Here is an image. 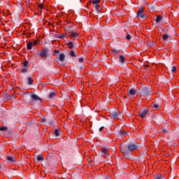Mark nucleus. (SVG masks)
Here are the masks:
<instances>
[{
	"instance_id": "1",
	"label": "nucleus",
	"mask_w": 179,
	"mask_h": 179,
	"mask_svg": "<svg viewBox=\"0 0 179 179\" xmlns=\"http://www.w3.org/2000/svg\"><path fill=\"white\" fill-rule=\"evenodd\" d=\"M150 93H152V89L150 87H145L142 88L141 90V94L143 97H146V96H149V94H150Z\"/></svg>"
},
{
	"instance_id": "2",
	"label": "nucleus",
	"mask_w": 179,
	"mask_h": 179,
	"mask_svg": "<svg viewBox=\"0 0 179 179\" xmlns=\"http://www.w3.org/2000/svg\"><path fill=\"white\" fill-rule=\"evenodd\" d=\"M121 152L124 155L126 159H129V157H131V152L127 146L122 147L121 148Z\"/></svg>"
},
{
	"instance_id": "3",
	"label": "nucleus",
	"mask_w": 179,
	"mask_h": 179,
	"mask_svg": "<svg viewBox=\"0 0 179 179\" xmlns=\"http://www.w3.org/2000/svg\"><path fill=\"white\" fill-rule=\"evenodd\" d=\"M49 51H50V49H48V48H43V50H42V51H41L40 52H39V57H41V58H44V57H45V58H47V57H48V52H49Z\"/></svg>"
},
{
	"instance_id": "4",
	"label": "nucleus",
	"mask_w": 179,
	"mask_h": 179,
	"mask_svg": "<svg viewBox=\"0 0 179 179\" xmlns=\"http://www.w3.org/2000/svg\"><path fill=\"white\" fill-rule=\"evenodd\" d=\"M101 153L103 157H108V156H110V154H108V148L106 147L101 148Z\"/></svg>"
},
{
	"instance_id": "5",
	"label": "nucleus",
	"mask_w": 179,
	"mask_h": 179,
	"mask_svg": "<svg viewBox=\"0 0 179 179\" xmlns=\"http://www.w3.org/2000/svg\"><path fill=\"white\" fill-rule=\"evenodd\" d=\"M143 8H140L137 12L138 17H141V19H146V15L143 14Z\"/></svg>"
},
{
	"instance_id": "6",
	"label": "nucleus",
	"mask_w": 179,
	"mask_h": 179,
	"mask_svg": "<svg viewBox=\"0 0 179 179\" xmlns=\"http://www.w3.org/2000/svg\"><path fill=\"white\" fill-rule=\"evenodd\" d=\"M148 113H149V110L148 109H143L138 112V115L141 118H145L146 115H148Z\"/></svg>"
},
{
	"instance_id": "7",
	"label": "nucleus",
	"mask_w": 179,
	"mask_h": 179,
	"mask_svg": "<svg viewBox=\"0 0 179 179\" xmlns=\"http://www.w3.org/2000/svg\"><path fill=\"white\" fill-rule=\"evenodd\" d=\"M127 148L131 153L133 150H136V149H138V145L135 143H129L128 144Z\"/></svg>"
},
{
	"instance_id": "8",
	"label": "nucleus",
	"mask_w": 179,
	"mask_h": 179,
	"mask_svg": "<svg viewBox=\"0 0 179 179\" xmlns=\"http://www.w3.org/2000/svg\"><path fill=\"white\" fill-rule=\"evenodd\" d=\"M32 100L35 101H40V103H41V101H43V99H41V98H39L37 94H32L31 96Z\"/></svg>"
},
{
	"instance_id": "9",
	"label": "nucleus",
	"mask_w": 179,
	"mask_h": 179,
	"mask_svg": "<svg viewBox=\"0 0 179 179\" xmlns=\"http://www.w3.org/2000/svg\"><path fill=\"white\" fill-rule=\"evenodd\" d=\"M119 115H120V112L118 110H115V112L111 113L110 116H111V118H113V120H115L118 118Z\"/></svg>"
},
{
	"instance_id": "10",
	"label": "nucleus",
	"mask_w": 179,
	"mask_h": 179,
	"mask_svg": "<svg viewBox=\"0 0 179 179\" xmlns=\"http://www.w3.org/2000/svg\"><path fill=\"white\" fill-rule=\"evenodd\" d=\"M154 20H155L156 23H160V22H162V20H163V17H162L160 15H155L154 17Z\"/></svg>"
},
{
	"instance_id": "11",
	"label": "nucleus",
	"mask_w": 179,
	"mask_h": 179,
	"mask_svg": "<svg viewBox=\"0 0 179 179\" xmlns=\"http://www.w3.org/2000/svg\"><path fill=\"white\" fill-rule=\"evenodd\" d=\"M128 94L129 96H136V90H135L134 89H130L129 91H128Z\"/></svg>"
},
{
	"instance_id": "12",
	"label": "nucleus",
	"mask_w": 179,
	"mask_h": 179,
	"mask_svg": "<svg viewBox=\"0 0 179 179\" xmlns=\"http://www.w3.org/2000/svg\"><path fill=\"white\" fill-rule=\"evenodd\" d=\"M74 37H79V34L73 31H71V35L69 36V38H73Z\"/></svg>"
},
{
	"instance_id": "13",
	"label": "nucleus",
	"mask_w": 179,
	"mask_h": 179,
	"mask_svg": "<svg viewBox=\"0 0 179 179\" xmlns=\"http://www.w3.org/2000/svg\"><path fill=\"white\" fill-rule=\"evenodd\" d=\"M59 60L60 61V62H64L65 61V54L61 53L59 55Z\"/></svg>"
},
{
	"instance_id": "14",
	"label": "nucleus",
	"mask_w": 179,
	"mask_h": 179,
	"mask_svg": "<svg viewBox=\"0 0 179 179\" xmlns=\"http://www.w3.org/2000/svg\"><path fill=\"white\" fill-rule=\"evenodd\" d=\"M7 160L10 162V163H15V162H16V158L15 157H7Z\"/></svg>"
},
{
	"instance_id": "15",
	"label": "nucleus",
	"mask_w": 179,
	"mask_h": 179,
	"mask_svg": "<svg viewBox=\"0 0 179 179\" xmlns=\"http://www.w3.org/2000/svg\"><path fill=\"white\" fill-rule=\"evenodd\" d=\"M36 160L38 162H44V157H43V155H38V156H36Z\"/></svg>"
},
{
	"instance_id": "16",
	"label": "nucleus",
	"mask_w": 179,
	"mask_h": 179,
	"mask_svg": "<svg viewBox=\"0 0 179 179\" xmlns=\"http://www.w3.org/2000/svg\"><path fill=\"white\" fill-rule=\"evenodd\" d=\"M119 59H120V62H122V64H124V62H127V59H125V57H124V55H120L119 57Z\"/></svg>"
},
{
	"instance_id": "17",
	"label": "nucleus",
	"mask_w": 179,
	"mask_h": 179,
	"mask_svg": "<svg viewBox=\"0 0 179 179\" xmlns=\"http://www.w3.org/2000/svg\"><path fill=\"white\" fill-rule=\"evenodd\" d=\"M31 48H33V42H29L27 44V50H31Z\"/></svg>"
},
{
	"instance_id": "18",
	"label": "nucleus",
	"mask_w": 179,
	"mask_h": 179,
	"mask_svg": "<svg viewBox=\"0 0 179 179\" xmlns=\"http://www.w3.org/2000/svg\"><path fill=\"white\" fill-rule=\"evenodd\" d=\"M23 66H24V68H29V61L26 60L23 62L22 64Z\"/></svg>"
},
{
	"instance_id": "19",
	"label": "nucleus",
	"mask_w": 179,
	"mask_h": 179,
	"mask_svg": "<svg viewBox=\"0 0 179 179\" xmlns=\"http://www.w3.org/2000/svg\"><path fill=\"white\" fill-rule=\"evenodd\" d=\"M151 107L154 110H157V108H159V106L157 103H154L151 104Z\"/></svg>"
},
{
	"instance_id": "20",
	"label": "nucleus",
	"mask_w": 179,
	"mask_h": 179,
	"mask_svg": "<svg viewBox=\"0 0 179 179\" xmlns=\"http://www.w3.org/2000/svg\"><path fill=\"white\" fill-rule=\"evenodd\" d=\"M154 179H163V176L161 173H157Z\"/></svg>"
},
{
	"instance_id": "21",
	"label": "nucleus",
	"mask_w": 179,
	"mask_h": 179,
	"mask_svg": "<svg viewBox=\"0 0 179 179\" xmlns=\"http://www.w3.org/2000/svg\"><path fill=\"white\" fill-rule=\"evenodd\" d=\"M57 96V94L55 92H52L49 94V98L50 99H54Z\"/></svg>"
},
{
	"instance_id": "22",
	"label": "nucleus",
	"mask_w": 179,
	"mask_h": 179,
	"mask_svg": "<svg viewBox=\"0 0 179 179\" xmlns=\"http://www.w3.org/2000/svg\"><path fill=\"white\" fill-rule=\"evenodd\" d=\"M33 78H31V77H29L28 78V85H33Z\"/></svg>"
},
{
	"instance_id": "23",
	"label": "nucleus",
	"mask_w": 179,
	"mask_h": 179,
	"mask_svg": "<svg viewBox=\"0 0 179 179\" xmlns=\"http://www.w3.org/2000/svg\"><path fill=\"white\" fill-rule=\"evenodd\" d=\"M67 45L69 46V48H71V49H72L74 47L73 43L72 42L67 43Z\"/></svg>"
},
{
	"instance_id": "24",
	"label": "nucleus",
	"mask_w": 179,
	"mask_h": 179,
	"mask_svg": "<svg viewBox=\"0 0 179 179\" xmlns=\"http://www.w3.org/2000/svg\"><path fill=\"white\" fill-rule=\"evenodd\" d=\"M112 52H113V55H117V54L120 53V51L117 49L112 50Z\"/></svg>"
},
{
	"instance_id": "25",
	"label": "nucleus",
	"mask_w": 179,
	"mask_h": 179,
	"mask_svg": "<svg viewBox=\"0 0 179 179\" xmlns=\"http://www.w3.org/2000/svg\"><path fill=\"white\" fill-rule=\"evenodd\" d=\"M95 9H96V11H98L99 13H100V12H101V10H100V5H99V4H95Z\"/></svg>"
},
{
	"instance_id": "26",
	"label": "nucleus",
	"mask_w": 179,
	"mask_h": 179,
	"mask_svg": "<svg viewBox=\"0 0 179 179\" xmlns=\"http://www.w3.org/2000/svg\"><path fill=\"white\" fill-rule=\"evenodd\" d=\"M148 47H153V45H155V42H153V41H149V42H148Z\"/></svg>"
},
{
	"instance_id": "27",
	"label": "nucleus",
	"mask_w": 179,
	"mask_h": 179,
	"mask_svg": "<svg viewBox=\"0 0 179 179\" xmlns=\"http://www.w3.org/2000/svg\"><path fill=\"white\" fill-rule=\"evenodd\" d=\"M100 2H101V0H93L92 3H94V5H99Z\"/></svg>"
},
{
	"instance_id": "28",
	"label": "nucleus",
	"mask_w": 179,
	"mask_h": 179,
	"mask_svg": "<svg viewBox=\"0 0 179 179\" xmlns=\"http://www.w3.org/2000/svg\"><path fill=\"white\" fill-rule=\"evenodd\" d=\"M169 38V35L168 34H164L162 37V40L164 41H166V40H167Z\"/></svg>"
},
{
	"instance_id": "29",
	"label": "nucleus",
	"mask_w": 179,
	"mask_h": 179,
	"mask_svg": "<svg viewBox=\"0 0 179 179\" xmlns=\"http://www.w3.org/2000/svg\"><path fill=\"white\" fill-rule=\"evenodd\" d=\"M0 131H8V127H0Z\"/></svg>"
},
{
	"instance_id": "30",
	"label": "nucleus",
	"mask_w": 179,
	"mask_h": 179,
	"mask_svg": "<svg viewBox=\"0 0 179 179\" xmlns=\"http://www.w3.org/2000/svg\"><path fill=\"white\" fill-rule=\"evenodd\" d=\"M70 55H71V57H76V53L75 52V51L71 50L70 52Z\"/></svg>"
},
{
	"instance_id": "31",
	"label": "nucleus",
	"mask_w": 179,
	"mask_h": 179,
	"mask_svg": "<svg viewBox=\"0 0 179 179\" xmlns=\"http://www.w3.org/2000/svg\"><path fill=\"white\" fill-rule=\"evenodd\" d=\"M119 134L121 135V136H125V135H127V133L124 131H120Z\"/></svg>"
},
{
	"instance_id": "32",
	"label": "nucleus",
	"mask_w": 179,
	"mask_h": 179,
	"mask_svg": "<svg viewBox=\"0 0 179 179\" xmlns=\"http://www.w3.org/2000/svg\"><path fill=\"white\" fill-rule=\"evenodd\" d=\"M67 34H62L61 36H59V38H65V37H66Z\"/></svg>"
},
{
	"instance_id": "33",
	"label": "nucleus",
	"mask_w": 179,
	"mask_h": 179,
	"mask_svg": "<svg viewBox=\"0 0 179 179\" xmlns=\"http://www.w3.org/2000/svg\"><path fill=\"white\" fill-rule=\"evenodd\" d=\"M55 136H59V130L55 129Z\"/></svg>"
},
{
	"instance_id": "34",
	"label": "nucleus",
	"mask_w": 179,
	"mask_h": 179,
	"mask_svg": "<svg viewBox=\"0 0 179 179\" xmlns=\"http://www.w3.org/2000/svg\"><path fill=\"white\" fill-rule=\"evenodd\" d=\"M126 38L127 40L129 41L132 38V36H131L130 34H127Z\"/></svg>"
},
{
	"instance_id": "35",
	"label": "nucleus",
	"mask_w": 179,
	"mask_h": 179,
	"mask_svg": "<svg viewBox=\"0 0 179 179\" xmlns=\"http://www.w3.org/2000/svg\"><path fill=\"white\" fill-rule=\"evenodd\" d=\"M38 43V40L34 41L32 42V45H37Z\"/></svg>"
},
{
	"instance_id": "36",
	"label": "nucleus",
	"mask_w": 179,
	"mask_h": 179,
	"mask_svg": "<svg viewBox=\"0 0 179 179\" xmlns=\"http://www.w3.org/2000/svg\"><path fill=\"white\" fill-rule=\"evenodd\" d=\"M171 71L173 73H176L177 72V69L176 68V66H173Z\"/></svg>"
},
{
	"instance_id": "37",
	"label": "nucleus",
	"mask_w": 179,
	"mask_h": 179,
	"mask_svg": "<svg viewBox=\"0 0 179 179\" xmlns=\"http://www.w3.org/2000/svg\"><path fill=\"white\" fill-rule=\"evenodd\" d=\"M21 72H22V73H26L27 72V69H21Z\"/></svg>"
},
{
	"instance_id": "38",
	"label": "nucleus",
	"mask_w": 179,
	"mask_h": 179,
	"mask_svg": "<svg viewBox=\"0 0 179 179\" xmlns=\"http://www.w3.org/2000/svg\"><path fill=\"white\" fill-rule=\"evenodd\" d=\"M38 8H40L41 10H43V8H44V6H43V3H40L38 5Z\"/></svg>"
},
{
	"instance_id": "39",
	"label": "nucleus",
	"mask_w": 179,
	"mask_h": 179,
	"mask_svg": "<svg viewBox=\"0 0 179 179\" xmlns=\"http://www.w3.org/2000/svg\"><path fill=\"white\" fill-rule=\"evenodd\" d=\"M41 121H42V122H47V119H45V117H43L41 119Z\"/></svg>"
},
{
	"instance_id": "40",
	"label": "nucleus",
	"mask_w": 179,
	"mask_h": 179,
	"mask_svg": "<svg viewBox=\"0 0 179 179\" xmlns=\"http://www.w3.org/2000/svg\"><path fill=\"white\" fill-rule=\"evenodd\" d=\"M54 52H55V54H59V50H54Z\"/></svg>"
},
{
	"instance_id": "41",
	"label": "nucleus",
	"mask_w": 179,
	"mask_h": 179,
	"mask_svg": "<svg viewBox=\"0 0 179 179\" xmlns=\"http://www.w3.org/2000/svg\"><path fill=\"white\" fill-rule=\"evenodd\" d=\"M78 61H79L80 62H83V58H82V57L79 58V59H78Z\"/></svg>"
},
{
	"instance_id": "42",
	"label": "nucleus",
	"mask_w": 179,
	"mask_h": 179,
	"mask_svg": "<svg viewBox=\"0 0 179 179\" xmlns=\"http://www.w3.org/2000/svg\"><path fill=\"white\" fill-rule=\"evenodd\" d=\"M103 129H104V127H101L99 128V132H101V131H103Z\"/></svg>"
},
{
	"instance_id": "43",
	"label": "nucleus",
	"mask_w": 179,
	"mask_h": 179,
	"mask_svg": "<svg viewBox=\"0 0 179 179\" xmlns=\"http://www.w3.org/2000/svg\"><path fill=\"white\" fill-rule=\"evenodd\" d=\"M162 132H164V134H167V130L166 129H162Z\"/></svg>"
},
{
	"instance_id": "44",
	"label": "nucleus",
	"mask_w": 179,
	"mask_h": 179,
	"mask_svg": "<svg viewBox=\"0 0 179 179\" xmlns=\"http://www.w3.org/2000/svg\"><path fill=\"white\" fill-rule=\"evenodd\" d=\"M124 99H127V96H124Z\"/></svg>"
},
{
	"instance_id": "45",
	"label": "nucleus",
	"mask_w": 179,
	"mask_h": 179,
	"mask_svg": "<svg viewBox=\"0 0 179 179\" xmlns=\"http://www.w3.org/2000/svg\"><path fill=\"white\" fill-rule=\"evenodd\" d=\"M0 169H1V166H0Z\"/></svg>"
}]
</instances>
